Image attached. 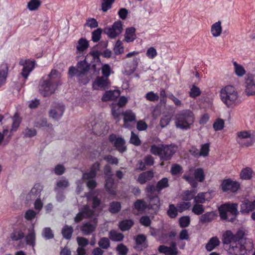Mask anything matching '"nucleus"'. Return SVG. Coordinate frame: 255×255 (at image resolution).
<instances>
[{"label":"nucleus","mask_w":255,"mask_h":255,"mask_svg":"<svg viewBox=\"0 0 255 255\" xmlns=\"http://www.w3.org/2000/svg\"><path fill=\"white\" fill-rule=\"evenodd\" d=\"M87 201L89 204L92 202V209L86 206L84 210L80 212L75 217V221L78 222L81 221L84 218H93V223H87L84 224L81 230L84 234L89 235L92 233L95 229L97 225V219L95 217L98 216L101 208L100 207L101 200L97 198L94 192H90L85 194Z\"/></svg>","instance_id":"f257e3e1"},{"label":"nucleus","mask_w":255,"mask_h":255,"mask_svg":"<svg viewBox=\"0 0 255 255\" xmlns=\"http://www.w3.org/2000/svg\"><path fill=\"white\" fill-rule=\"evenodd\" d=\"M61 74L56 70L52 69L47 76H44L40 81L39 93L44 97L53 94L60 83Z\"/></svg>","instance_id":"f03ea898"},{"label":"nucleus","mask_w":255,"mask_h":255,"mask_svg":"<svg viewBox=\"0 0 255 255\" xmlns=\"http://www.w3.org/2000/svg\"><path fill=\"white\" fill-rule=\"evenodd\" d=\"M175 127L182 130L189 129L195 121L193 112L189 109L183 110L176 114L174 118Z\"/></svg>","instance_id":"7ed1b4c3"},{"label":"nucleus","mask_w":255,"mask_h":255,"mask_svg":"<svg viewBox=\"0 0 255 255\" xmlns=\"http://www.w3.org/2000/svg\"><path fill=\"white\" fill-rule=\"evenodd\" d=\"M221 99L228 108L234 107L238 103L239 94L236 88L228 85L222 89L220 92Z\"/></svg>","instance_id":"20e7f679"},{"label":"nucleus","mask_w":255,"mask_h":255,"mask_svg":"<svg viewBox=\"0 0 255 255\" xmlns=\"http://www.w3.org/2000/svg\"><path fill=\"white\" fill-rule=\"evenodd\" d=\"M254 248L253 242L248 239H245L244 244L242 242H234L230 245L228 252L230 255H248V252Z\"/></svg>","instance_id":"39448f33"},{"label":"nucleus","mask_w":255,"mask_h":255,"mask_svg":"<svg viewBox=\"0 0 255 255\" xmlns=\"http://www.w3.org/2000/svg\"><path fill=\"white\" fill-rule=\"evenodd\" d=\"M89 70V65L85 60L79 62L77 67H71L69 70V75L71 76H76L78 81L85 84L88 82V80H83L86 77V74Z\"/></svg>","instance_id":"423d86ee"},{"label":"nucleus","mask_w":255,"mask_h":255,"mask_svg":"<svg viewBox=\"0 0 255 255\" xmlns=\"http://www.w3.org/2000/svg\"><path fill=\"white\" fill-rule=\"evenodd\" d=\"M237 203H226L221 205L219 208L221 218L232 221L239 213Z\"/></svg>","instance_id":"0eeeda50"},{"label":"nucleus","mask_w":255,"mask_h":255,"mask_svg":"<svg viewBox=\"0 0 255 255\" xmlns=\"http://www.w3.org/2000/svg\"><path fill=\"white\" fill-rule=\"evenodd\" d=\"M183 178L187 181L193 188H196L197 186V181L203 182L205 179L204 170L201 168L194 169L191 168L183 175Z\"/></svg>","instance_id":"6e6552de"},{"label":"nucleus","mask_w":255,"mask_h":255,"mask_svg":"<svg viewBox=\"0 0 255 255\" xmlns=\"http://www.w3.org/2000/svg\"><path fill=\"white\" fill-rule=\"evenodd\" d=\"M100 164L96 162L92 165L91 170L88 173H85L83 175V178L89 180L87 185L89 189H93L97 185L96 182L93 179L96 176L97 172L99 170Z\"/></svg>","instance_id":"1a4fd4ad"},{"label":"nucleus","mask_w":255,"mask_h":255,"mask_svg":"<svg viewBox=\"0 0 255 255\" xmlns=\"http://www.w3.org/2000/svg\"><path fill=\"white\" fill-rule=\"evenodd\" d=\"M123 24L121 21L115 22L111 27L105 29V33L111 38H115L119 36L123 31Z\"/></svg>","instance_id":"9d476101"},{"label":"nucleus","mask_w":255,"mask_h":255,"mask_svg":"<svg viewBox=\"0 0 255 255\" xmlns=\"http://www.w3.org/2000/svg\"><path fill=\"white\" fill-rule=\"evenodd\" d=\"M240 183L231 179H224L221 184V188L224 192L230 191L233 193L236 192L240 188Z\"/></svg>","instance_id":"9b49d317"},{"label":"nucleus","mask_w":255,"mask_h":255,"mask_svg":"<svg viewBox=\"0 0 255 255\" xmlns=\"http://www.w3.org/2000/svg\"><path fill=\"white\" fill-rule=\"evenodd\" d=\"M237 142L242 146H249L253 143V138L251 134L246 131H240L238 133Z\"/></svg>","instance_id":"f8f14e48"},{"label":"nucleus","mask_w":255,"mask_h":255,"mask_svg":"<svg viewBox=\"0 0 255 255\" xmlns=\"http://www.w3.org/2000/svg\"><path fill=\"white\" fill-rule=\"evenodd\" d=\"M109 140L120 152L123 153L127 150L125 141L123 138L112 134L110 135Z\"/></svg>","instance_id":"ddd939ff"},{"label":"nucleus","mask_w":255,"mask_h":255,"mask_svg":"<svg viewBox=\"0 0 255 255\" xmlns=\"http://www.w3.org/2000/svg\"><path fill=\"white\" fill-rule=\"evenodd\" d=\"M110 87V82L108 78L103 76L97 77L93 83V88L95 90H104Z\"/></svg>","instance_id":"4468645a"},{"label":"nucleus","mask_w":255,"mask_h":255,"mask_svg":"<svg viewBox=\"0 0 255 255\" xmlns=\"http://www.w3.org/2000/svg\"><path fill=\"white\" fill-rule=\"evenodd\" d=\"M19 64L23 67L21 75L25 79H27L30 73L34 69L35 62L30 60H25L20 61Z\"/></svg>","instance_id":"2eb2a0df"},{"label":"nucleus","mask_w":255,"mask_h":255,"mask_svg":"<svg viewBox=\"0 0 255 255\" xmlns=\"http://www.w3.org/2000/svg\"><path fill=\"white\" fill-rule=\"evenodd\" d=\"M64 110L63 104H55L49 111V116L54 119L58 120L62 116Z\"/></svg>","instance_id":"dca6fc26"},{"label":"nucleus","mask_w":255,"mask_h":255,"mask_svg":"<svg viewBox=\"0 0 255 255\" xmlns=\"http://www.w3.org/2000/svg\"><path fill=\"white\" fill-rule=\"evenodd\" d=\"M158 251L160 253H163L166 255H177L178 251L176 248V243L172 242L170 247H167L164 245H161L158 247Z\"/></svg>","instance_id":"f3484780"},{"label":"nucleus","mask_w":255,"mask_h":255,"mask_svg":"<svg viewBox=\"0 0 255 255\" xmlns=\"http://www.w3.org/2000/svg\"><path fill=\"white\" fill-rule=\"evenodd\" d=\"M176 149L177 147L175 145H163L161 158L163 160L169 159L175 152Z\"/></svg>","instance_id":"a211bd4d"},{"label":"nucleus","mask_w":255,"mask_h":255,"mask_svg":"<svg viewBox=\"0 0 255 255\" xmlns=\"http://www.w3.org/2000/svg\"><path fill=\"white\" fill-rule=\"evenodd\" d=\"M245 92L248 96L255 95V82L253 77H249L246 79Z\"/></svg>","instance_id":"6ab92c4d"},{"label":"nucleus","mask_w":255,"mask_h":255,"mask_svg":"<svg viewBox=\"0 0 255 255\" xmlns=\"http://www.w3.org/2000/svg\"><path fill=\"white\" fill-rule=\"evenodd\" d=\"M255 209V200L251 201L246 200L242 202L241 205V212L242 213H249Z\"/></svg>","instance_id":"aec40b11"},{"label":"nucleus","mask_w":255,"mask_h":255,"mask_svg":"<svg viewBox=\"0 0 255 255\" xmlns=\"http://www.w3.org/2000/svg\"><path fill=\"white\" fill-rule=\"evenodd\" d=\"M123 115L124 116V127L125 128L129 127L128 122H131L135 121V114L130 110H127L123 113Z\"/></svg>","instance_id":"412c9836"},{"label":"nucleus","mask_w":255,"mask_h":255,"mask_svg":"<svg viewBox=\"0 0 255 255\" xmlns=\"http://www.w3.org/2000/svg\"><path fill=\"white\" fill-rule=\"evenodd\" d=\"M234 234L230 230H227L223 233L222 236V242L224 244H230L232 245L234 242H236Z\"/></svg>","instance_id":"4be33fe9"},{"label":"nucleus","mask_w":255,"mask_h":255,"mask_svg":"<svg viewBox=\"0 0 255 255\" xmlns=\"http://www.w3.org/2000/svg\"><path fill=\"white\" fill-rule=\"evenodd\" d=\"M8 66L3 63L0 65V87L5 83L8 73Z\"/></svg>","instance_id":"5701e85b"},{"label":"nucleus","mask_w":255,"mask_h":255,"mask_svg":"<svg viewBox=\"0 0 255 255\" xmlns=\"http://www.w3.org/2000/svg\"><path fill=\"white\" fill-rule=\"evenodd\" d=\"M120 95V92L119 90L106 91L102 97V100L104 102L114 100L119 97Z\"/></svg>","instance_id":"b1692460"},{"label":"nucleus","mask_w":255,"mask_h":255,"mask_svg":"<svg viewBox=\"0 0 255 255\" xmlns=\"http://www.w3.org/2000/svg\"><path fill=\"white\" fill-rule=\"evenodd\" d=\"M88 47V41L85 38H81L78 40L77 42L76 46V53L77 54L83 53V52L87 49Z\"/></svg>","instance_id":"393cba45"},{"label":"nucleus","mask_w":255,"mask_h":255,"mask_svg":"<svg viewBox=\"0 0 255 255\" xmlns=\"http://www.w3.org/2000/svg\"><path fill=\"white\" fill-rule=\"evenodd\" d=\"M135 29L134 27H129L126 29L125 34V40L127 42H133L136 38Z\"/></svg>","instance_id":"a878e982"},{"label":"nucleus","mask_w":255,"mask_h":255,"mask_svg":"<svg viewBox=\"0 0 255 255\" xmlns=\"http://www.w3.org/2000/svg\"><path fill=\"white\" fill-rule=\"evenodd\" d=\"M35 233L33 225L31 229L29 230L28 234L25 237L26 243L27 245L34 247L35 244Z\"/></svg>","instance_id":"bb28decb"},{"label":"nucleus","mask_w":255,"mask_h":255,"mask_svg":"<svg viewBox=\"0 0 255 255\" xmlns=\"http://www.w3.org/2000/svg\"><path fill=\"white\" fill-rule=\"evenodd\" d=\"M153 177V172L152 171H147L141 173L138 176L137 181L141 184L145 183Z\"/></svg>","instance_id":"cd10ccee"},{"label":"nucleus","mask_w":255,"mask_h":255,"mask_svg":"<svg viewBox=\"0 0 255 255\" xmlns=\"http://www.w3.org/2000/svg\"><path fill=\"white\" fill-rule=\"evenodd\" d=\"M43 187L41 184H36L31 189L28 195L31 199H35L36 197L40 196Z\"/></svg>","instance_id":"c85d7f7f"},{"label":"nucleus","mask_w":255,"mask_h":255,"mask_svg":"<svg viewBox=\"0 0 255 255\" xmlns=\"http://www.w3.org/2000/svg\"><path fill=\"white\" fill-rule=\"evenodd\" d=\"M222 31V27L221 26V22L218 21L214 23L211 27V32L214 37L219 36Z\"/></svg>","instance_id":"c756f323"},{"label":"nucleus","mask_w":255,"mask_h":255,"mask_svg":"<svg viewBox=\"0 0 255 255\" xmlns=\"http://www.w3.org/2000/svg\"><path fill=\"white\" fill-rule=\"evenodd\" d=\"M106 183L105 188L109 194L111 195L116 194L115 187L114 185V180L112 177H108L106 180Z\"/></svg>","instance_id":"7c9ffc66"},{"label":"nucleus","mask_w":255,"mask_h":255,"mask_svg":"<svg viewBox=\"0 0 255 255\" xmlns=\"http://www.w3.org/2000/svg\"><path fill=\"white\" fill-rule=\"evenodd\" d=\"M210 150V144L206 143L201 145L200 150L199 152H197L196 154L193 153V155L197 157L200 156L206 157L209 154Z\"/></svg>","instance_id":"2f4dec72"},{"label":"nucleus","mask_w":255,"mask_h":255,"mask_svg":"<svg viewBox=\"0 0 255 255\" xmlns=\"http://www.w3.org/2000/svg\"><path fill=\"white\" fill-rule=\"evenodd\" d=\"M220 242L217 237H212L210 239L208 243L206 245V249L208 251H211L216 247L220 245Z\"/></svg>","instance_id":"473e14b6"},{"label":"nucleus","mask_w":255,"mask_h":255,"mask_svg":"<svg viewBox=\"0 0 255 255\" xmlns=\"http://www.w3.org/2000/svg\"><path fill=\"white\" fill-rule=\"evenodd\" d=\"M215 218V213L213 212H209L201 215L200 222L202 223H206L212 222Z\"/></svg>","instance_id":"72a5a7b5"},{"label":"nucleus","mask_w":255,"mask_h":255,"mask_svg":"<svg viewBox=\"0 0 255 255\" xmlns=\"http://www.w3.org/2000/svg\"><path fill=\"white\" fill-rule=\"evenodd\" d=\"M124 237L123 234L115 230H111L109 233L110 239L114 242H120L123 240Z\"/></svg>","instance_id":"f704fd0d"},{"label":"nucleus","mask_w":255,"mask_h":255,"mask_svg":"<svg viewBox=\"0 0 255 255\" xmlns=\"http://www.w3.org/2000/svg\"><path fill=\"white\" fill-rule=\"evenodd\" d=\"M253 170L250 167L243 168L240 173V177L242 179L249 180L252 178Z\"/></svg>","instance_id":"c9c22d12"},{"label":"nucleus","mask_w":255,"mask_h":255,"mask_svg":"<svg viewBox=\"0 0 255 255\" xmlns=\"http://www.w3.org/2000/svg\"><path fill=\"white\" fill-rule=\"evenodd\" d=\"M134 209L139 212H142L148 208L146 203L143 200H137L134 204Z\"/></svg>","instance_id":"e433bc0d"},{"label":"nucleus","mask_w":255,"mask_h":255,"mask_svg":"<svg viewBox=\"0 0 255 255\" xmlns=\"http://www.w3.org/2000/svg\"><path fill=\"white\" fill-rule=\"evenodd\" d=\"M69 181L65 178L62 177L57 181L56 187L55 190L57 191L58 189H63L69 186Z\"/></svg>","instance_id":"4c0bfd02"},{"label":"nucleus","mask_w":255,"mask_h":255,"mask_svg":"<svg viewBox=\"0 0 255 255\" xmlns=\"http://www.w3.org/2000/svg\"><path fill=\"white\" fill-rule=\"evenodd\" d=\"M168 179L167 178H163L159 180L156 186V190L160 192L162 189L168 187Z\"/></svg>","instance_id":"58836bf2"},{"label":"nucleus","mask_w":255,"mask_h":255,"mask_svg":"<svg viewBox=\"0 0 255 255\" xmlns=\"http://www.w3.org/2000/svg\"><path fill=\"white\" fill-rule=\"evenodd\" d=\"M233 63L234 66L235 72L236 74L239 77H242L243 75H244L246 73V70L243 67V66L240 64H239L236 61H234Z\"/></svg>","instance_id":"ea45409f"},{"label":"nucleus","mask_w":255,"mask_h":255,"mask_svg":"<svg viewBox=\"0 0 255 255\" xmlns=\"http://www.w3.org/2000/svg\"><path fill=\"white\" fill-rule=\"evenodd\" d=\"M133 224L132 220H125L120 223L119 227L122 231H125L129 230L133 225Z\"/></svg>","instance_id":"a19ab883"},{"label":"nucleus","mask_w":255,"mask_h":255,"mask_svg":"<svg viewBox=\"0 0 255 255\" xmlns=\"http://www.w3.org/2000/svg\"><path fill=\"white\" fill-rule=\"evenodd\" d=\"M150 208L157 209L160 206V199L158 196H155L149 198Z\"/></svg>","instance_id":"79ce46f5"},{"label":"nucleus","mask_w":255,"mask_h":255,"mask_svg":"<svg viewBox=\"0 0 255 255\" xmlns=\"http://www.w3.org/2000/svg\"><path fill=\"white\" fill-rule=\"evenodd\" d=\"M196 191L193 190L185 191L182 194V199L185 201H190L192 199H194Z\"/></svg>","instance_id":"37998d69"},{"label":"nucleus","mask_w":255,"mask_h":255,"mask_svg":"<svg viewBox=\"0 0 255 255\" xmlns=\"http://www.w3.org/2000/svg\"><path fill=\"white\" fill-rule=\"evenodd\" d=\"M116 0H103L101 3V9L103 12H106L112 8L113 3Z\"/></svg>","instance_id":"c03bdc74"},{"label":"nucleus","mask_w":255,"mask_h":255,"mask_svg":"<svg viewBox=\"0 0 255 255\" xmlns=\"http://www.w3.org/2000/svg\"><path fill=\"white\" fill-rule=\"evenodd\" d=\"M73 231V228L71 226L65 225L62 229V233L65 239H70L71 237Z\"/></svg>","instance_id":"a18cd8bd"},{"label":"nucleus","mask_w":255,"mask_h":255,"mask_svg":"<svg viewBox=\"0 0 255 255\" xmlns=\"http://www.w3.org/2000/svg\"><path fill=\"white\" fill-rule=\"evenodd\" d=\"M24 237V233L19 229L15 230L11 234L10 238L13 241H18Z\"/></svg>","instance_id":"49530a36"},{"label":"nucleus","mask_w":255,"mask_h":255,"mask_svg":"<svg viewBox=\"0 0 255 255\" xmlns=\"http://www.w3.org/2000/svg\"><path fill=\"white\" fill-rule=\"evenodd\" d=\"M21 123V119L18 116L15 115L12 118V124L10 131H15L18 128L19 125Z\"/></svg>","instance_id":"de8ad7c7"},{"label":"nucleus","mask_w":255,"mask_h":255,"mask_svg":"<svg viewBox=\"0 0 255 255\" xmlns=\"http://www.w3.org/2000/svg\"><path fill=\"white\" fill-rule=\"evenodd\" d=\"M100 52L97 50H93L91 51L88 56H91L93 57V59L94 60L93 62H95L97 64H94L93 66L94 67H96L97 64L101 65V62L100 60Z\"/></svg>","instance_id":"09e8293b"},{"label":"nucleus","mask_w":255,"mask_h":255,"mask_svg":"<svg viewBox=\"0 0 255 255\" xmlns=\"http://www.w3.org/2000/svg\"><path fill=\"white\" fill-rule=\"evenodd\" d=\"M171 120V116L170 114H168L163 115L161 118L160 121V125L161 128H164L169 125Z\"/></svg>","instance_id":"8fccbe9b"},{"label":"nucleus","mask_w":255,"mask_h":255,"mask_svg":"<svg viewBox=\"0 0 255 255\" xmlns=\"http://www.w3.org/2000/svg\"><path fill=\"white\" fill-rule=\"evenodd\" d=\"M40 5L39 0H30L27 3V8L31 11L36 10Z\"/></svg>","instance_id":"3c124183"},{"label":"nucleus","mask_w":255,"mask_h":255,"mask_svg":"<svg viewBox=\"0 0 255 255\" xmlns=\"http://www.w3.org/2000/svg\"><path fill=\"white\" fill-rule=\"evenodd\" d=\"M178 208L173 204H170L167 210V215L172 218H175L177 215Z\"/></svg>","instance_id":"603ef678"},{"label":"nucleus","mask_w":255,"mask_h":255,"mask_svg":"<svg viewBox=\"0 0 255 255\" xmlns=\"http://www.w3.org/2000/svg\"><path fill=\"white\" fill-rule=\"evenodd\" d=\"M114 50L116 55H118L124 52V48L122 41L118 40L116 42L114 48Z\"/></svg>","instance_id":"864d4df0"},{"label":"nucleus","mask_w":255,"mask_h":255,"mask_svg":"<svg viewBox=\"0 0 255 255\" xmlns=\"http://www.w3.org/2000/svg\"><path fill=\"white\" fill-rule=\"evenodd\" d=\"M135 241L137 245L141 246L142 248H145L147 246L146 243V237L143 235H138Z\"/></svg>","instance_id":"5fc2aeb1"},{"label":"nucleus","mask_w":255,"mask_h":255,"mask_svg":"<svg viewBox=\"0 0 255 255\" xmlns=\"http://www.w3.org/2000/svg\"><path fill=\"white\" fill-rule=\"evenodd\" d=\"M206 193L201 192L195 196L194 202L195 203L202 204L206 201Z\"/></svg>","instance_id":"6e6d98bb"},{"label":"nucleus","mask_w":255,"mask_h":255,"mask_svg":"<svg viewBox=\"0 0 255 255\" xmlns=\"http://www.w3.org/2000/svg\"><path fill=\"white\" fill-rule=\"evenodd\" d=\"M101 70L103 75V77H107V78H108L112 71V69L110 65L107 64L102 65Z\"/></svg>","instance_id":"4d7b16f0"},{"label":"nucleus","mask_w":255,"mask_h":255,"mask_svg":"<svg viewBox=\"0 0 255 255\" xmlns=\"http://www.w3.org/2000/svg\"><path fill=\"white\" fill-rule=\"evenodd\" d=\"M99 246L102 249H108L110 246V242L107 238H102L98 242Z\"/></svg>","instance_id":"13d9d810"},{"label":"nucleus","mask_w":255,"mask_h":255,"mask_svg":"<svg viewBox=\"0 0 255 255\" xmlns=\"http://www.w3.org/2000/svg\"><path fill=\"white\" fill-rule=\"evenodd\" d=\"M192 212L196 215H201L204 212L203 206L200 204L195 203L192 208Z\"/></svg>","instance_id":"bf43d9fd"},{"label":"nucleus","mask_w":255,"mask_h":255,"mask_svg":"<svg viewBox=\"0 0 255 255\" xmlns=\"http://www.w3.org/2000/svg\"><path fill=\"white\" fill-rule=\"evenodd\" d=\"M224 121L221 119H218L213 124L215 130L218 131L222 129L224 127Z\"/></svg>","instance_id":"052dcab7"},{"label":"nucleus","mask_w":255,"mask_h":255,"mask_svg":"<svg viewBox=\"0 0 255 255\" xmlns=\"http://www.w3.org/2000/svg\"><path fill=\"white\" fill-rule=\"evenodd\" d=\"M42 236L46 240L52 239L54 237L52 230L50 228L43 229L42 233Z\"/></svg>","instance_id":"680f3d73"},{"label":"nucleus","mask_w":255,"mask_h":255,"mask_svg":"<svg viewBox=\"0 0 255 255\" xmlns=\"http://www.w3.org/2000/svg\"><path fill=\"white\" fill-rule=\"evenodd\" d=\"M162 146H157L155 145H153L151 147L150 151L154 155H159L161 158V155L162 154Z\"/></svg>","instance_id":"e2e57ef3"},{"label":"nucleus","mask_w":255,"mask_h":255,"mask_svg":"<svg viewBox=\"0 0 255 255\" xmlns=\"http://www.w3.org/2000/svg\"><path fill=\"white\" fill-rule=\"evenodd\" d=\"M157 55V52L155 48L150 47L147 49L146 56L150 59H154Z\"/></svg>","instance_id":"0e129e2a"},{"label":"nucleus","mask_w":255,"mask_h":255,"mask_svg":"<svg viewBox=\"0 0 255 255\" xmlns=\"http://www.w3.org/2000/svg\"><path fill=\"white\" fill-rule=\"evenodd\" d=\"M116 250L120 255H126L128 252V248L123 244H120L116 248Z\"/></svg>","instance_id":"69168bd1"},{"label":"nucleus","mask_w":255,"mask_h":255,"mask_svg":"<svg viewBox=\"0 0 255 255\" xmlns=\"http://www.w3.org/2000/svg\"><path fill=\"white\" fill-rule=\"evenodd\" d=\"M145 97L146 100L151 102L156 101L159 99V96L158 94L155 93L152 91L146 93Z\"/></svg>","instance_id":"338daca9"},{"label":"nucleus","mask_w":255,"mask_h":255,"mask_svg":"<svg viewBox=\"0 0 255 255\" xmlns=\"http://www.w3.org/2000/svg\"><path fill=\"white\" fill-rule=\"evenodd\" d=\"M102 30L101 28H98L92 32V39L95 42L99 41L101 38Z\"/></svg>","instance_id":"774afa93"}]
</instances>
